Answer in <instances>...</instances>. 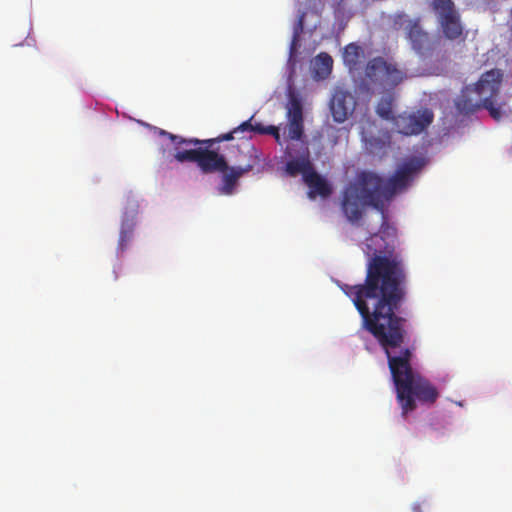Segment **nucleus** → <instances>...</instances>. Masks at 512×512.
Instances as JSON below:
<instances>
[{"label":"nucleus","instance_id":"4468645a","mask_svg":"<svg viewBox=\"0 0 512 512\" xmlns=\"http://www.w3.org/2000/svg\"><path fill=\"white\" fill-rule=\"evenodd\" d=\"M365 148L369 154L383 157L391 144V135L389 132H382L377 136L364 137Z\"/></svg>","mask_w":512,"mask_h":512},{"label":"nucleus","instance_id":"412c9836","mask_svg":"<svg viewBox=\"0 0 512 512\" xmlns=\"http://www.w3.org/2000/svg\"><path fill=\"white\" fill-rule=\"evenodd\" d=\"M252 120H253V116L250 119L241 123L239 126L235 127L232 131L219 135L217 137L218 142L220 143L223 141H230V140L234 139L235 134L245 133V132L249 133V129L252 128Z\"/></svg>","mask_w":512,"mask_h":512},{"label":"nucleus","instance_id":"5701e85b","mask_svg":"<svg viewBox=\"0 0 512 512\" xmlns=\"http://www.w3.org/2000/svg\"><path fill=\"white\" fill-rule=\"evenodd\" d=\"M390 25L393 30L405 29V26L409 24L413 19H409L408 15L404 12H396L389 17Z\"/></svg>","mask_w":512,"mask_h":512},{"label":"nucleus","instance_id":"6ab92c4d","mask_svg":"<svg viewBox=\"0 0 512 512\" xmlns=\"http://www.w3.org/2000/svg\"><path fill=\"white\" fill-rule=\"evenodd\" d=\"M395 95L394 93L388 92L383 94L375 107L376 114L383 120L394 121L396 115L394 113L395 108Z\"/></svg>","mask_w":512,"mask_h":512},{"label":"nucleus","instance_id":"423d86ee","mask_svg":"<svg viewBox=\"0 0 512 512\" xmlns=\"http://www.w3.org/2000/svg\"><path fill=\"white\" fill-rule=\"evenodd\" d=\"M367 80L380 88L393 89L406 78V74L397 64L378 56L370 59L365 66Z\"/></svg>","mask_w":512,"mask_h":512},{"label":"nucleus","instance_id":"f3484780","mask_svg":"<svg viewBox=\"0 0 512 512\" xmlns=\"http://www.w3.org/2000/svg\"><path fill=\"white\" fill-rule=\"evenodd\" d=\"M313 165L309 159V152L305 155H301L298 158L287 161L285 170L289 176L295 177L298 174H302L305 180V175L309 174L313 170Z\"/></svg>","mask_w":512,"mask_h":512},{"label":"nucleus","instance_id":"6e6552de","mask_svg":"<svg viewBox=\"0 0 512 512\" xmlns=\"http://www.w3.org/2000/svg\"><path fill=\"white\" fill-rule=\"evenodd\" d=\"M434 119V114L429 109L415 111H403L396 115L392 122L394 129L405 136L422 133Z\"/></svg>","mask_w":512,"mask_h":512},{"label":"nucleus","instance_id":"20e7f679","mask_svg":"<svg viewBox=\"0 0 512 512\" xmlns=\"http://www.w3.org/2000/svg\"><path fill=\"white\" fill-rule=\"evenodd\" d=\"M503 80L500 69H491L483 73L474 88L482 98L483 108L496 121L511 114L510 107L505 102H498L497 97Z\"/></svg>","mask_w":512,"mask_h":512},{"label":"nucleus","instance_id":"39448f33","mask_svg":"<svg viewBox=\"0 0 512 512\" xmlns=\"http://www.w3.org/2000/svg\"><path fill=\"white\" fill-rule=\"evenodd\" d=\"M174 159L177 162L196 163L203 173H213L228 169L225 157L207 147L181 148L175 146Z\"/></svg>","mask_w":512,"mask_h":512},{"label":"nucleus","instance_id":"ddd939ff","mask_svg":"<svg viewBox=\"0 0 512 512\" xmlns=\"http://www.w3.org/2000/svg\"><path fill=\"white\" fill-rule=\"evenodd\" d=\"M252 170V165L229 167L223 172L222 187L220 189L222 194L230 195L233 193L237 182L240 177Z\"/></svg>","mask_w":512,"mask_h":512},{"label":"nucleus","instance_id":"4be33fe9","mask_svg":"<svg viewBox=\"0 0 512 512\" xmlns=\"http://www.w3.org/2000/svg\"><path fill=\"white\" fill-rule=\"evenodd\" d=\"M133 234V223L130 221H123L119 235V249L125 250L128 242L131 240Z\"/></svg>","mask_w":512,"mask_h":512},{"label":"nucleus","instance_id":"f257e3e1","mask_svg":"<svg viewBox=\"0 0 512 512\" xmlns=\"http://www.w3.org/2000/svg\"><path fill=\"white\" fill-rule=\"evenodd\" d=\"M379 212L380 229L364 243L368 257L364 283L341 286L361 315L363 327L398 318L396 312L406 297L407 269L403 256L396 252L397 229L389 224L386 209Z\"/></svg>","mask_w":512,"mask_h":512},{"label":"nucleus","instance_id":"9d476101","mask_svg":"<svg viewBox=\"0 0 512 512\" xmlns=\"http://www.w3.org/2000/svg\"><path fill=\"white\" fill-rule=\"evenodd\" d=\"M405 34L413 51L421 58L431 56L433 51V40L430 34L424 30L421 18L413 19L405 26Z\"/></svg>","mask_w":512,"mask_h":512},{"label":"nucleus","instance_id":"dca6fc26","mask_svg":"<svg viewBox=\"0 0 512 512\" xmlns=\"http://www.w3.org/2000/svg\"><path fill=\"white\" fill-rule=\"evenodd\" d=\"M305 183L309 186V196L314 198L316 195L328 197L332 190L327 181L322 178L314 169L305 175Z\"/></svg>","mask_w":512,"mask_h":512},{"label":"nucleus","instance_id":"f03ea898","mask_svg":"<svg viewBox=\"0 0 512 512\" xmlns=\"http://www.w3.org/2000/svg\"><path fill=\"white\" fill-rule=\"evenodd\" d=\"M405 321L398 317L364 327L378 341L387 356L404 416L416 408L415 399L433 404L439 396L437 388L412 369V351L402 346L406 335Z\"/></svg>","mask_w":512,"mask_h":512},{"label":"nucleus","instance_id":"9b49d317","mask_svg":"<svg viewBox=\"0 0 512 512\" xmlns=\"http://www.w3.org/2000/svg\"><path fill=\"white\" fill-rule=\"evenodd\" d=\"M355 104V99L349 91L341 88L335 89L329 104L333 120L337 123L346 121L353 113Z\"/></svg>","mask_w":512,"mask_h":512},{"label":"nucleus","instance_id":"b1692460","mask_svg":"<svg viewBox=\"0 0 512 512\" xmlns=\"http://www.w3.org/2000/svg\"><path fill=\"white\" fill-rule=\"evenodd\" d=\"M249 133H258V134H269L273 135L277 142H280L279 129L275 126H267L264 127L261 124H252V128L249 129Z\"/></svg>","mask_w":512,"mask_h":512},{"label":"nucleus","instance_id":"f8f14e48","mask_svg":"<svg viewBox=\"0 0 512 512\" xmlns=\"http://www.w3.org/2000/svg\"><path fill=\"white\" fill-rule=\"evenodd\" d=\"M455 107L462 115H469L483 108L482 98L474 87L465 86L455 99Z\"/></svg>","mask_w":512,"mask_h":512},{"label":"nucleus","instance_id":"2eb2a0df","mask_svg":"<svg viewBox=\"0 0 512 512\" xmlns=\"http://www.w3.org/2000/svg\"><path fill=\"white\" fill-rule=\"evenodd\" d=\"M161 135L168 137L171 142L175 146L181 147V148H195V147H207V149H210L215 143H219L216 138L211 139H205L200 140L197 138H183L181 136L172 134L170 132H167L165 130H161Z\"/></svg>","mask_w":512,"mask_h":512},{"label":"nucleus","instance_id":"aec40b11","mask_svg":"<svg viewBox=\"0 0 512 512\" xmlns=\"http://www.w3.org/2000/svg\"><path fill=\"white\" fill-rule=\"evenodd\" d=\"M333 66L332 57L325 52L318 54L315 58V68L320 75H328Z\"/></svg>","mask_w":512,"mask_h":512},{"label":"nucleus","instance_id":"1a4fd4ad","mask_svg":"<svg viewBox=\"0 0 512 512\" xmlns=\"http://www.w3.org/2000/svg\"><path fill=\"white\" fill-rule=\"evenodd\" d=\"M287 131L290 140H300L304 132L303 103L300 93L292 86L287 91Z\"/></svg>","mask_w":512,"mask_h":512},{"label":"nucleus","instance_id":"a211bd4d","mask_svg":"<svg viewBox=\"0 0 512 512\" xmlns=\"http://www.w3.org/2000/svg\"><path fill=\"white\" fill-rule=\"evenodd\" d=\"M343 62L350 71L359 68L364 59V50L357 43H349L343 49Z\"/></svg>","mask_w":512,"mask_h":512},{"label":"nucleus","instance_id":"7ed1b4c3","mask_svg":"<svg viewBox=\"0 0 512 512\" xmlns=\"http://www.w3.org/2000/svg\"><path fill=\"white\" fill-rule=\"evenodd\" d=\"M423 165L422 159L410 158L399 165L387 180L374 172L362 171L343 191L341 207L344 215L351 223H356L361 220L367 206L383 211L396 193L409 186Z\"/></svg>","mask_w":512,"mask_h":512},{"label":"nucleus","instance_id":"0eeeda50","mask_svg":"<svg viewBox=\"0 0 512 512\" xmlns=\"http://www.w3.org/2000/svg\"><path fill=\"white\" fill-rule=\"evenodd\" d=\"M431 7L444 37L448 40H464V26L452 0H432Z\"/></svg>","mask_w":512,"mask_h":512}]
</instances>
